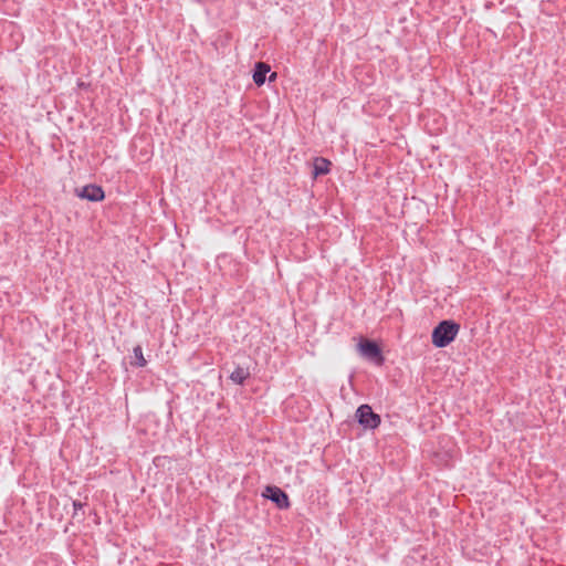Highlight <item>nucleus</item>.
Masks as SVG:
<instances>
[{"instance_id": "f257e3e1", "label": "nucleus", "mask_w": 566, "mask_h": 566, "mask_svg": "<svg viewBox=\"0 0 566 566\" xmlns=\"http://www.w3.org/2000/svg\"><path fill=\"white\" fill-rule=\"evenodd\" d=\"M459 331L460 324L452 319H443L432 329V344L437 348L447 347L455 339Z\"/></svg>"}, {"instance_id": "f03ea898", "label": "nucleus", "mask_w": 566, "mask_h": 566, "mask_svg": "<svg viewBox=\"0 0 566 566\" xmlns=\"http://www.w3.org/2000/svg\"><path fill=\"white\" fill-rule=\"evenodd\" d=\"M357 422L364 428L374 430L379 427L380 416L373 411L369 405H360L356 410Z\"/></svg>"}, {"instance_id": "7ed1b4c3", "label": "nucleus", "mask_w": 566, "mask_h": 566, "mask_svg": "<svg viewBox=\"0 0 566 566\" xmlns=\"http://www.w3.org/2000/svg\"><path fill=\"white\" fill-rule=\"evenodd\" d=\"M358 348L360 354L365 358L374 361L378 366H381L384 364L385 358L382 356L379 345L376 342L370 339H364L358 344Z\"/></svg>"}, {"instance_id": "20e7f679", "label": "nucleus", "mask_w": 566, "mask_h": 566, "mask_svg": "<svg viewBox=\"0 0 566 566\" xmlns=\"http://www.w3.org/2000/svg\"><path fill=\"white\" fill-rule=\"evenodd\" d=\"M262 495L272 501L280 510H287L291 506L287 493L279 486L268 485Z\"/></svg>"}, {"instance_id": "39448f33", "label": "nucleus", "mask_w": 566, "mask_h": 566, "mask_svg": "<svg viewBox=\"0 0 566 566\" xmlns=\"http://www.w3.org/2000/svg\"><path fill=\"white\" fill-rule=\"evenodd\" d=\"M77 196L82 199H86L92 202H99L105 198V192L101 186L95 184H90L84 186L78 192Z\"/></svg>"}, {"instance_id": "423d86ee", "label": "nucleus", "mask_w": 566, "mask_h": 566, "mask_svg": "<svg viewBox=\"0 0 566 566\" xmlns=\"http://www.w3.org/2000/svg\"><path fill=\"white\" fill-rule=\"evenodd\" d=\"M271 67L264 62H256L253 70V82L256 86H262L266 81V75Z\"/></svg>"}, {"instance_id": "0eeeda50", "label": "nucleus", "mask_w": 566, "mask_h": 566, "mask_svg": "<svg viewBox=\"0 0 566 566\" xmlns=\"http://www.w3.org/2000/svg\"><path fill=\"white\" fill-rule=\"evenodd\" d=\"M331 161L324 157H316L313 163V176L316 178L329 172Z\"/></svg>"}, {"instance_id": "6e6552de", "label": "nucleus", "mask_w": 566, "mask_h": 566, "mask_svg": "<svg viewBox=\"0 0 566 566\" xmlns=\"http://www.w3.org/2000/svg\"><path fill=\"white\" fill-rule=\"evenodd\" d=\"M250 377V370L248 367L238 365L234 370L230 374V379L237 385H243L244 381Z\"/></svg>"}, {"instance_id": "1a4fd4ad", "label": "nucleus", "mask_w": 566, "mask_h": 566, "mask_svg": "<svg viewBox=\"0 0 566 566\" xmlns=\"http://www.w3.org/2000/svg\"><path fill=\"white\" fill-rule=\"evenodd\" d=\"M147 364V360L144 357L143 348L140 345H136L133 348V357L130 360V365L134 367H145Z\"/></svg>"}, {"instance_id": "9d476101", "label": "nucleus", "mask_w": 566, "mask_h": 566, "mask_svg": "<svg viewBox=\"0 0 566 566\" xmlns=\"http://www.w3.org/2000/svg\"><path fill=\"white\" fill-rule=\"evenodd\" d=\"M73 507L76 512L77 510H81L83 507V504L80 501H73Z\"/></svg>"}, {"instance_id": "9b49d317", "label": "nucleus", "mask_w": 566, "mask_h": 566, "mask_svg": "<svg viewBox=\"0 0 566 566\" xmlns=\"http://www.w3.org/2000/svg\"><path fill=\"white\" fill-rule=\"evenodd\" d=\"M275 80H276V73H275V72H273V73H271V74H270V76H269V81H270V82H273V81H275Z\"/></svg>"}]
</instances>
